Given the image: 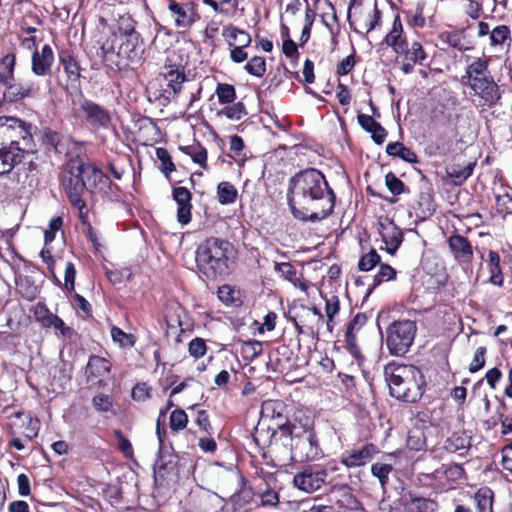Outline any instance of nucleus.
Returning a JSON list of instances; mask_svg holds the SVG:
<instances>
[{
    "label": "nucleus",
    "mask_w": 512,
    "mask_h": 512,
    "mask_svg": "<svg viewBox=\"0 0 512 512\" xmlns=\"http://www.w3.org/2000/svg\"><path fill=\"white\" fill-rule=\"evenodd\" d=\"M288 204L293 216L304 222H319L333 212L335 194L317 169L298 172L289 180Z\"/></svg>",
    "instance_id": "1"
},
{
    "label": "nucleus",
    "mask_w": 512,
    "mask_h": 512,
    "mask_svg": "<svg viewBox=\"0 0 512 512\" xmlns=\"http://www.w3.org/2000/svg\"><path fill=\"white\" fill-rule=\"evenodd\" d=\"M271 447L274 451L284 448L283 460L313 461L322 455L318 439L309 418L294 419L280 426L273 433Z\"/></svg>",
    "instance_id": "2"
},
{
    "label": "nucleus",
    "mask_w": 512,
    "mask_h": 512,
    "mask_svg": "<svg viewBox=\"0 0 512 512\" xmlns=\"http://www.w3.org/2000/svg\"><path fill=\"white\" fill-rule=\"evenodd\" d=\"M391 396L408 403L417 402L423 395L424 377L413 365L389 363L384 368Z\"/></svg>",
    "instance_id": "3"
},
{
    "label": "nucleus",
    "mask_w": 512,
    "mask_h": 512,
    "mask_svg": "<svg viewBox=\"0 0 512 512\" xmlns=\"http://www.w3.org/2000/svg\"><path fill=\"white\" fill-rule=\"evenodd\" d=\"M2 126L7 131L11 130L10 137L15 139L0 149V176L9 173L22 159L35 151L30 125L27 126L20 119L9 117Z\"/></svg>",
    "instance_id": "4"
},
{
    "label": "nucleus",
    "mask_w": 512,
    "mask_h": 512,
    "mask_svg": "<svg viewBox=\"0 0 512 512\" xmlns=\"http://www.w3.org/2000/svg\"><path fill=\"white\" fill-rule=\"evenodd\" d=\"M231 244L224 239L211 237L196 250L197 267L207 278L215 279L226 273Z\"/></svg>",
    "instance_id": "5"
},
{
    "label": "nucleus",
    "mask_w": 512,
    "mask_h": 512,
    "mask_svg": "<svg viewBox=\"0 0 512 512\" xmlns=\"http://www.w3.org/2000/svg\"><path fill=\"white\" fill-rule=\"evenodd\" d=\"M462 82L483 101L484 105L494 106L501 98L499 86L489 71V61L477 58L467 66Z\"/></svg>",
    "instance_id": "6"
},
{
    "label": "nucleus",
    "mask_w": 512,
    "mask_h": 512,
    "mask_svg": "<svg viewBox=\"0 0 512 512\" xmlns=\"http://www.w3.org/2000/svg\"><path fill=\"white\" fill-rule=\"evenodd\" d=\"M83 161L80 158L71 159L62 175V186L70 201L79 211L81 218L84 216L86 210V203L83 200V195L86 192L83 177Z\"/></svg>",
    "instance_id": "7"
},
{
    "label": "nucleus",
    "mask_w": 512,
    "mask_h": 512,
    "mask_svg": "<svg viewBox=\"0 0 512 512\" xmlns=\"http://www.w3.org/2000/svg\"><path fill=\"white\" fill-rule=\"evenodd\" d=\"M417 326L411 320H399L391 323L386 329V346L395 356L406 354L411 347Z\"/></svg>",
    "instance_id": "8"
},
{
    "label": "nucleus",
    "mask_w": 512,
    "mask_h": 512,
    "mask_svg": "<svg viewBox=\"0 0 512 512\" xmlns=\"http://www.w3.org/2000/svg\"><path fill=\"white\" fill-rule=\"evenodd\" d=\"M156 435L159 441V452L153 467V472L155 482L162 485L164 481L172 480L177 476L178 456L162 451L165 431L161 430L159 423L156 424Z\"/></svg>",
    "instance_id": "9"
},
{
    "label": "nucleus",
    "mask_w": 512,
    "mask_h": 512,
    "mask_svg": "<svg viewBox=\"0 0 512 512\" xmlns=\"http://www.w3.org/2000/svg\"><path fill=\"white\" fill-rule=\"evenodd\" d=\"M73 111L76 115L85 119L93 128H107L110 125L111 116L109 111L89 99L74 100Z\"/></svg>",
    "instance_id": "10"
},
{
    "label": "nucleus",
    "mask_w": 512,
    "mask_h": 512,
    "mask_svg": "<svg viewBox=\"0 0 512 512\" xmlns=\"http://www.w3.org/2000/svg\"><path fill=\"white\" fill-rule=\"evenodd\" d=\"M167 9L174 21V25L180 29H189L198 19L196 4L191 0H164Z\"/></svg>",
    "instance_id": "11"
},
{
    "label": "nucleus",
    "mask_w": 512,
    "mask_h": 512,
    "mask_svg": "<svg viewBox=\"0 0 512 512\" xmlns=\"http://www.w3.org/2000/svg\"><path fill=\"white\" fill-rule=\"evenodd\" d=\"M159 79L164 82L165 86L161 93V99L164 100V104L175 100L181 92L183 85L189 82L182 69L172 66L164 68V70L159 73Z\"/></svg>",
    "instance_id": "12"
},
{
    "label": "nucleus",
    "mask_w": 512,
    "mask_h": 512,
    "mask_svg": "<svg viewBox=\"0 0 512 512\" xmlns=\"http://www.w3.org/2000/svg\"><path fill=\"white\" fill-rule=\"evenodd\" d=\"M328 469L320 466H307L294 476V485L306 492L312 493L319 490L326 482Z\"/></svg>",
    "instance_id": "13"
},
{
    "label": "nucleus",
    "mask_w": 512,
    "mask_h": 512,
    "mask_svg": "<svg viewBox=\"0 0 512 512\" xmlns=\"http://www.w3.org/2000/svg\"><path fill=\"white\" fill-rule=\"evenodd\" d=\"M121 43L116 52V63L121 61H129L137 63L142 59L144 53L143 41L140 34H132L128 38H121Z\"/></svg>",
    "instance_id": "14"
},
{
    "label": "nucleus",
    "mask_w": 512,
    "mask_h": 512,
    "mask_svg": "<svg viewBox=\"0 0 512 512\" xmlns=\"http://www.w3.org/2000/svg\"><path fill=\"white\" fill-rule=\"evenodd\" d=\"M82 173H84L83 177L86 192H93L94 190H97L107 194L108 190H111L113 186L116 187L107 175L90 163L83 162Z\"/></svg>",
    "instance_id": "15"
},
{
    "label": "nucleus",
    "mask_w": 512,
    "mask_h": 512,
    "mask_svg": "<svg viewBox=\"0 0 512 512\" xmlns=\"http://www.w3.org/2000/svg\"><path fill=\"white\" fill-rule=\"evenodd\" d=\"M378 232L386 246L389 254H394L403 241L401 229L389 218L380 219L378 222Z\"/></svg>",
    "instance_id": "16"
},
{
    "label": "nucleus",
    "mask_w": 512,
    "mask_h": 512,
    "mask_svg": "<svg viewBox=\"0 0 512 512\" xmlns=\"http://www.w3.org/2000/svg\"><path fill=\"white\" fill-rule=\"evenodd\" d=\"M31 61V69L36 76L50 75L54 62V54L50 45H44L41 51L35 50L32 54Z\"/></svg>",
    "instance_id": "17"
},
{
    "label": "nucleus",
    "mask_w": 512,
    "mask_h": 512,
    "mask_svg": "<svg viewBox=\"0 0 512 512\" xmlns=\"http://www.w3.org/2000/svg\"><path fill=\"white\" fill-rule=\"evenodd\" d=\"M448 246L455 260L460 264H470L473 259V249L470 242L462 235H452Z\"/></svg>",
    "instance_id": "18"
},
{
    "label": "nucleus",
    "mask_w": 512,
    "mask_h": 512,
    "mask_svg": "<svg viewBox=\"0 0 512 512\" xmlns=\"http://www.w3.org/2000/svg\"><path fill=\"white\" fill-rule=\"evenodd\" d=\"M111 364L103 357L92 355L90 356L85 368V375L88 383H96L110 372Z\"/></svg>",
    "instance_id": "19"
},
{
    "label": "nucleus",
    "mask_w": 512,
    "mask_h": 512,
    "mask_svg": "<svg viewBox=\"0 0 512 512\" xmlns=\"http://www.w3.org/2000/svg\"><path fill=\"white\" fill-rule=\"evenodd\" d=\"M173 198L178 205L177 220L182 225H186L191 220V193L185 187H176L173 189Z\"/></svg>",
    "instance_id": "20"
},
{
    "label": "nucleus",
    "mask_w": 512,
    "mask_h": 512,
    "mask_svg": "<svg viewBox=\"0 0 512 512\" xmlns=\"http://www.w3.org/2000/svg\"><path fill=\"white\" fill-rule=\"evenodd\" d=\"M375 447L367 444L361 449H354L342 455L341 462L348 468L363 466L371 461Z\"/></svg>",
    "instance_id": "21"
},
{
    "label": "nucleus",
    "mask_w": 512,
    "mask_h": 512,
    "mask_svg": "<svg viewBox=\"0 0 512 512\" xmlns=\"http://www.w3.org/2000/svg\"><path fill=\"white\" fill-rule=\"evenodd\" d=\"M5 90L3 92V99L8 103L17 102L32 95L34 84L28 81H11L9 84H4Z\"/></svg>",
    "instance_id": "22"
},
{
    "label": "nucleus",
    "mask_w": 512,
    "mask_h": 512,
    "mask_svg": "<svg viewBox=\"0 0 512 512\" xmlns=\"http://www.w3.org/2000/svg\"><path fill=\"white\" fill-rule=\"evenodd\" d=\"M333 491L340 493L341 498L336 503L345 512H366L362 503L351 493L347 485H334Z\"/></svg>",
    "instance_id": "23"
},
{
    "label": "nucleus",
    "mask_w": 512,
    "mask_h": 512,
    "mask_svg": "<svg viewBox=\"0 0 512 512\" xmlns=\"http://www.w3.org/2000/svg\"><path fill=\"white\" fill-rule=\"evenodd\" d=\"M437 503L434 500L417 497L412 493L404 496V509L406 512H435Z\"/></svg>",
    "instance_id": "24"
},
{
    "label": "nucleus",
    "mask_w": 512,
    "mask_h": 512,
    "mask_svg": "<svg viewBox=\"0 0 512 512\" xmlns=\"http://www.w3.org/2000/svg\"><path fill=\"white\" fill-rule=\"evenodd\" d=\"M222 36L226 40L229 47H249L252 41L249 33L233 25L224 27L222 30Z\"/></svg>",
    "instance_id": "25"
},
{
    "label": "nucleus",
    "mask_w": 512,
    "mask_h": 512,
    "mask_svg": "<svg viewBox=\"0 0 512 512\" xmlns=\"http://www.w3.org/2000/svg\"><path fill=\"white\" fill-rule=\"evenodd\" d=\"M403 27L399 16H396L391 31L386 35L384 42L397 54H403V47L407 43L402 37Z\"/></svg>",
    "instance_id": "26"
},
{
    "label": "nucleus",
    "mask_w": 512,
    "mask_h": 512,
    "mask_svg": "<svg viewBox=\"0 0 512 512\" xmlns=\"http://www.w3.org/2000/svg\"><path fill=\"white\" fill-rule=\"evenodd\" d=\"M386 153L392 157H399L408 163H417V155L402 142H392L386 146Z\"/></svg>",
    "instance_id": "27"
},
{
    "label": "nucleus",
    "mask_w": 512,
    "mask_h": 512,
    "mask_svg": "<svg viewBox=\"0 0 512 512\" xmlns=\"http://www.w3.org/2000/svg\"><path fill=\"white\" fill-rule=\"evenodd\" d=\"M493 496L490 488H480L474 495L477 512H493Z\"/></svg>",
    "instance_id": "28"
},
{
    "label": "nucleus",
    "mask_w": 512,
    "mask_h": 512,
    "mask_svg": "<svg viewBox=\"0 0 512 512\" xmlns=\"http://www.w3.org/2000/svg\"><path fill=\"white\" fill-rule=\"evenodd\" d=\"M16 57L13 53L6 54L0 60V84H9L14 81V68Z\"/></svg>",
    "instance_id": "29"
},
{
    "label": "nucleus",
    "mask_w": 512,
    "mask_h": 512,
    "mask_svg": "<svg viewBox=\"0 0 512 512\" xmlns=\"http://www.w3.org/2000/svg\"><path fill=\"white\" fill-rule=\"evenodd\" d=\"M180 150L190 156L192 161L203 169H207V150L200 144L182 146Z\"/></svg>",
    "instance_id": "30"
},
{
    "label": "nucleus",
    "mask_w": 512,
    "mask_h": 512,
    "mask_svg": "<svg viewBox=\"0 0 512 512\" xmlns=\"http://www.w3.org/2000/svg\"><path fill=\"white\" fill-rule=\"evenodd\" d=\"M253 500V492L251 489L245 488L234 494L230 498V502L233 505V512H247V506L251 504Z\"/></svg>",
    "instance_id": "31"
},
{
    "label": "nucleus",
    "mask_w": 512,
    "mask_h": 512,
    "mask_svg": "<svg viewBox=\"0 0 512 512\" xmlns=\"http://www.w3.org/2000/svg\"><path fill=\"white\" fill-rule=\"evenodd\" d=\"M238 191L230 182L223 181L217 186L218 201L222 205L232 204L236 201Z\"/></svg>",
    "instance_id": "32"
},
{
    "label": "nucleus",
    "mask_w": 512,
    "mask_h": 512,
    "mask_svg": "<svg viewBox=\"0 0 512 512\" xmlns=\"http://www.w3.org/2000/svg\"><path fill=\"white\" fill-rule=\"evenodd\" d=\"M403 54L406 60L413 62L414 64L422 65L424 60L427 58L422 45L419 42H412L409 46L408 42L403 47Z\"/></svg>",
    "instance_id": "33"
},
{
    "label": "nucleus",
    "mask_w": 512,
    "mask_h": 512,
    "mask_svg": "<svg viewBox=\"0 0 512 512\" xmlns=\"http://www.w3.org/2000/svg\"><path fill=\"white\" fill-rule=\"evenodd\" d=\"M474 166L475 164L471 162L463 167L453 165L448 169L447 173L455 185H461L472 175Z\"/></svg>",
    "instance_id": "34"
},
{
    "label": "nucleus",
    "mask_w": 512,
    "mask_h": 512,
    "mask_svg": "<svg viewBox=\"0 0 512 512\" xmlns=\"http://www.w3.org/2000/svg\"><path fill=\"white\" fill-rule=\"evenodd\" d=\"M488 258V268L491 274L490 282L494 285L501 286L503 283V276L500 269V256L497 252L490 251Z\"/></svg>",
    "instance_id": "35"
},
{
    "label": "nucleus",
    "mask_w": 512,
    "mask_h": 512,
    "mask_svg": "<svg viewBox=\"0 0 512 512\" xmlns=\"http://www.w3.org/2000/svg\"><path fill=\"white\" fill-rule=\"evenodd\" d=\"M59 59L68 78L77 80L80 77V67L74 57L65 52L60 54Z\"/></svg>",
    "instance_id": "36"
},
{
    "label": "nucleus",
    "mask_w": 512,
    "mask_h": 512,
    "mask_svg": "<svg viewBox=\"0 0 512 512\" xmlns=\"http://www.w3.org/2000/svg\"><path fill=\"white\" fill-rule=\"evenodd\" d=\"M426 445V437L421 427L416 426L409 430L407 437V446L415 451L423 449Z\"/></svg>",
    "instance_id": "37"
},
{
    "label": "nucleus",
    "mask_w": 512,
    "mask_h": 512,
    "mask_svg": "<svg viewBox=\"0 0 512 512\" xmlns=\"http://www.w3.org/2000/svg\"><path fill=\"white\" fill-rule=\"evenodd\" d=\"M470 446L471 443L467 437L453 434L446 440L444 448L450 453H455L459 450L469 449Z\"/></svg>",
    "instance_id": "38"
},
{
    "label": "nucleus",
    "mask_w": 512,
    "mask_h": 512,
    "mask_svg": "<svg viewBox=\"0 0 512 512\" xmlns=\"http://www.w3.org/2000/svg\"><path fill=\"white\" fill-rule=\"evenodd\" d=\"M396 277V271L394 268H392L388 264H382L380 266V269L378 273L373 277V284L371 288L368 289V294L371 293V291L380 285L384 281L393 280Z\"/></svg>",
    "instance_id": "39"
},
{
    "label": "nucleus",
    "mask_w": 512,
    "mask_h": 512,
    "mask_svg": "<svg viewBox=\"0 0 512 512\" xmlns=\"http://www.w3.org/2000/svg\"><path fill=\"white\" fill-rule=\"evenodd\" d=\"M245 70L255 77H263L266 72V62L263 57L254 56L245 65Z\"/></svg>",
    "instance_id": "40"
},
{
    "label": "nucleus",
    "mask_w": 512,
    "mask_h": 512,
    "mask_svg": "<svg viewBox=\"0 0 512 512\" xmlns=\"http://www.w3.org/2000/svg\"><path fill=\"white\" fill-rule=\"evenodd\" d=\"M216 94L221 104L232 103L236 98V91L234 86L226 83L218 84Z\"/></svg>",
    "instance_id": "41"
},
{
    "label": "nucleus",
    "mask_w": 512,
    "mask_h": 512,
    "mask_svg": "<svg viewBox=\"0 0 512 512\" xmlns=\"http://www.w3.org/2000/svg\"><path fill=\"white\" fill-rule=\"evenodd\" d=\"M188 423V416L182 409H175L170 414V428L173 431L183 430Z\"/></svg>",
    "instance_id": "42"
},
{
    "label": "nucleus",
    "mask_w": 512,
    "mask_h": 512,
    "mask_svg": "<svg viewBox=\"0 0 512 512\" xmlns=\"http://www.w3.org/2000/svg\"><path fill=\"white\" fill-rule=\"evenodd\" d=\"M380 259L381 258L376 250L371 249L361 257L358 263V268L361 271H370L380 262Z\"/></svg>",
    "instance_id": "43"
},
{
    "label": "nucleus",
    "mask_w": 512,
    "mask_h": 512,
    "mask_svg": "<svg viewBox=\"0 0 512 512\" xmlns=\"http://www.w3.org/2000/svg\"><path fill=\"white\" fill-rule=\"evenodd\" d=\"M440 38L443 42L455 49H458L459 51L466 50V47L463 44L462 33L459 31L444 32L440 35Z\"/></svg>",
    "instance_id": "44"
},
{
    "label": "nucleus",
    "mask_w": 512,
    "mask_h": 512,
    "mask_svg": "<svg viewBox=\"0 0 512 512\" xmlns=\"http://www.w3.org/2000/svg\"><path fill=\"white\" fill-rule=\"evenodd\" d=\"M111 336L114 342L118 343L120 347H132L135 343L132 334H127L120 328L113 326L111 329Z\"/></svg>",
    "instance_id": "45"
},
{
    "label": "nucleus",
    "mask_w": 512,
    "mask_h": 512,
    "mask_svg": "<svg viewBox=\"0 0 512 512\" xmlns=\"http://www.w3.org/2000/svg\"><path fill=\"white\" fill-rule=\"evenodd\" d=\"M156 156L162 164L161 171L166 176H168L171 172H173L175 170V165L172 162L171 156L167 149L162 148V147L157 148Z\"/></svg>",
    "instance_id": "46"
},
{
    "label": "nucleus",
    "mask_w": 512,
    "mask_h": 512,
    "mask_svg": "<svg viewBox=\"0 0 512 512\" xmlns=\"http://www.w3.org/2000/svg\"><path fill=\"white\" fill-rule=\"evenodd\" d=\"M55 314L51 313L47 306L43 303H37L34 307V317L36 321L40 322L43 327L48 328L49 322Z\"/></svg>",
    "instance_id": "47"
},
{
    "label": "nucleus",
    "mask_w": 512,
    "mask_h": 512,
    "mask_svg": "<svg viewBox=\"0 0 512 512\" xmlns=\"http://www.w3.org/2000/svg\"><path fill=\"white\" fill-rule=\"evenodd\" d=\"M241 352L245 358L253 360L262 353V344L257 340L246 341L241 346Z\"/></svg>",
    "instance_id": "48"
},
{
    "label": "nucleus",
    "mask_w": 512,
    "mask_h": 512,
    "mask_svg": "<svg viewBox=\"0 0 512 512\" xmlns=\"http://www.w3.org/2000/svg\"><path fill=\"white\" fill-rule=\"evenodd\" d=\"M219 114L226 116L230 120H240L244 115H246V110L243 103L238 102L223 108Z\"/></svg>",
    "instance_id": "49"
},
{
    "label": "nucleus",
    "mask_w": 512,
    "mask_h": 512,
    "mask_svg": "<svg viewBox=\"0 0 512 512\" xmlns=\"http://www.w3.org/2000/svg\"><path fill=\"white\" fill-rule=\"evenodd\" d=\"M391 471L392 467L388 464L375 463L371 466V472L379 479L382 488L387 484L388 475Z\"/></svg>",
    "instance_id": "50"
},
{
    "label": "nucleus",
    "mask_w": 512,
    "mask_h": 512,
    "mask_svg": "<svg viewBox=\"0 0 512 512\" xmlns=\"http://www.w3.org/2000/svg\"><path fill=\"white\" fill-rule=\"evenodd\" d=\"M385 184L393 195H400L405 190L404 183L392 172L385 176Z\"/></svg>",
    "instance_id": "51"
},
{
    "label": "nucleus",
    "mask_w": 512,
    "mask_h": 512,
    "mask_svg": "<svg viewBox=\"0 0 512 512\" xmlns=\"http://www.w3.org/2000/svg\"><path fill=\"white\" fill-rule=\"evenodd\" d=\"M510 37V29L506 25H499L495 27L490 33V40L492 45H499L505 42Z\"/></svg>",
    "instance_id": "52"
},
{
    "label": "nucleus",
    "mask_w": 512,
    "mask_h": 512,
    "mask_svg": "<svg viewBox=\"0 0 512 512\" xmlns=\"http://www.w3.org/2000/svg\"><path fill=\"white\" fill-rule=\"evenodd\" d=\"M366 321L367 317L365 314L357 313L349 322L345 335L356 336Z\"/></svg>",
    "instance_id": "53"
},
{
    "label": "nucleus",
    "mask_w": 512,
    "mask_h": 512,
    "mask_svg": "<svg viewBox=\"0 0 512 512\" xmlns=\"http://www.w3.org/2000/svg\"><path fill=\"white\" fill-rule=\"evenodd\" d=\"M486 348L480 346L476 349L474 357L469 365V372L475 373L482 369L485 365Z\"/></svg>",
    "instance_id": "54"
},
{
    "label": "nucleus",
    "mask_w": 512,
    "mask_h": 512,
    "mask_svg": "<svg viewBox=\"0 0 512 512\" xmlns=\"http://www.w3.org/2000/svg\"><path fill=\"white\" fill-rule=\"evenodd\" d=\"M93 406L100 412H108L113 407V400L110 396L105 394H98L92 399Z\"/></svg>",
    "instance_id": "55"
},
{
    "label": "nucleus",
    "mask_w": 512,
    "mask_h": 512,
    "mask_svg": "<svg viewBox=\"0 0 512 512\" xmlns=\"http://www.w3.org/2000/svg\"><path fill=\"white\" fill-rule=\"evenodd\" d=\"M188 350L190 355L197 359L205 355L207 346L202 338H195L190 341Z\"/></svg>",
    "instance_id": "56"
},
{
    "label": "nucleus",
    "mask_w": 512,
    "mask_h": 512,
    "mask_svg": "<svg viewBox=\"0 0 512 512\" xmlns=\"http://www.w3.org/2000/svg\"><path fill=\"white\" fill-rule=\"evenodd\" d=\"M118 30L120 32V39L128 38L132 34H139L135 30V22L129 17L120 19Z\"/></svg>",
    "instance_id": "57"
},
{
    "label": "nucleus",
    "mask_w": 512,
    "mask_h": 512,
    "mask_svg": "<svg viewBox=\"0 0 512 512\" xmlns=\"http://www.w3.org/2000/svg\"><path fill=\"white\" fill-rule=\"evenodd\" d=\"M75 278H76V269L72 262H68L65 267V275H64V286L67 292L71 293L74 291L75 286Z\"/></svg>",
    "instance_id": "58"
},
{
    "label": "nucleus",
    "mask_w": 512,
    "mask_h": 512,
    "mask_svg": "<svg viewBox=\"0 0 512 512\" xmlns=\"http://www.w3.org/2000/svg\"><path fill=\"white\" fill-rule=\"evenodd\" d=\"M115 438L117 440V447L118 449L125 455V456H132L133 449L130 441L124 437L122 432L120 430L114 431Z\"/></svg>",
    "instance_id": "59"
},
{
    "label": "nucleus",
    "mask_w": 512,
    "mask_h": 512,
    "mask_svg": "<svg viewBox=\"0 0 512 512\" xmlns=\"http://www.w3.org/2000/svg\"><path fill=\"white\" fill-rule=\"evenodd\" d=\"M132 398L136 401H145L150 398V388L146 383H138L132 389Z\"/></svg>",
    "instance_id": "60"
},
{
    "label": "nucleus",
    "mask_w": 512,
    "mask_h": 512,
    "mask_svg": "<svg viewBox=\"0 0 512 512\" xmlns=\"http://www.w3.org/2000/svg\"><path fill=\"white\" fill-rule=\"evenodd\" d=\"M62 219L60 217L53 218L50 220L49 228L45 230L44 237L45 242H52L55 239V233L61 228Z\"/></svg>",
    "instance_id": "61"
},
{
    "label": "nucleus",
    "mask_w": 512,
    "mask_h": 512,
    "mask_svg": "<svg viewBox=\"0 0 512 512\" xmlns=\"http://www.w3.org/2000/svg\"><path fill=\"white\" fill-rule=\"evenodd\" d=\"M275 271L288 280H292L296 275L294 266L288 262L275 263Z\"/></svg>",
    "instance_id": "62"
},
{
    "label": "nucleus",
    "mask_w": 512,
    "mask_h": 512,
    "mask_svg": "<svg viewBox=\"0 0 512 512\" xmlns=\"http://www.w3.org/2000/svg\"><path fill=\"white\" fill-rule=\"evenodd\" d=\"M345 341H346L347 349L350 352V354L359 362L361 360H363V356H362L360 349L357 345L356 336L345 335Z\"/></svg>",
    "instance_id": "63"
},
{
    "label": "nucleus",
    "mask_w": 512,
    "mask_h": 512,
    "mask_svg": "<svg viewBox=\"0 0 512 512\" xmlns=\"http://www.w3.org/2000/svg\"><path fill=\"white\" fill-rule=\"evenodd\" d=\"M444 474L449 480L455 481L461 479L465 471L460 464H451L445 468Z\"/></svg>",
    "instance_id": "64"
}]
</instances>
